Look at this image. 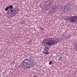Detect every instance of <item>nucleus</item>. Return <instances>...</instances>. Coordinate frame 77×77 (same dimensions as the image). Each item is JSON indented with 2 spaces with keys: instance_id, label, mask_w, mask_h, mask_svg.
<instances>
[{
  "instance_id": "1",
  "label": "nucleus",
  "mask_w": 77,
  "mask_h": 77,
  "mask_svg": "<svg viewBox=\"0 0 77 77\" xmlns=\"http://www.w3.org/2000/svg\"><path fill=\"white\" fill-rule=\"evenodd\" d=\"M47 41L45 43L47 46H51L55 45L56 44H57V42L54 40V38H48Z\"/></svg>"
},
{
  "instance_id": "2",
  "label": "nucleus",
  "mask_w": 77,
  "mask_h": 77,
  "mask_svg": "<svg viewBox=\"0 0 77 77\" xmlns=\"http://www.w3.org/2000/svg\"><path fill=\"white\" fill-rule=\"evenodd\" d=\"M32 60V57H30L29 59H25L23 61L22 65L24 68H29L32 65L31 60Z\"/></svg>"
},
{
  "instance_id": "3",
  "label": "nucleus",
  "mask_w": 77,
  "mask_h": 77,
  "mask_svg": "<svg viewBox=\"0 0 77 77\" xmlns=\"http://www.w3.org/2000/svg\"><path fill=\"white\" fill-rule=\"evenodd\" d=\"M8 13L10 15H13L15 13L16 10H15L14 9H9L8 10Z\"/></svg>"
},
{
  "instance_id": "4",
  "label": "nucleus",
  "mask_w": 77,
  "mask_h": 77,
  "mask_svg": "<svg viewBox=\"0 0 77 77\" xmlns=\"http://www.w3.org/2000/svg\"><path fill=\"white\" fill-rule=\"evenodd\" d=\"M52 9L53 10V12H56V7L54 6L52 8Z\"/></svg>"
},
{
  "instance_id": "5",
  "label": "nucleus",
  "mask_w": 77,
  "mask_h": 77,
  "mask_svg": "<svg viewBox=\"0 0 77 77\" xmlns=\"http://www.w3.org/2000/svg\"><path fill=\"white\" fill-rule=\"evenodd\" d=\"M50 49L49 48H48V47H45V48H44V50H45V51H48Z\"/></svg>"
},
{
  "instance_id": "6",
  "label": "nucleus",
  "mask_w": 77,
  "mask_h": 77,
  "mask_svg": "<svg viewBox=\"0 0 77 77\" xmlns=\"http://www.w3.org/2000/svg\"><path fill=\"white\" fill-rule=\"evenodd\" d=\"M8 8H10V9H12V8H13V5H9L8 6Z\"/></svg>"
},
{
  "instance_id": "7",
  "label": "nucleus",
  "mask_w": 77,
  "mask_h": 77,
  "mask_svg": "<svg viewBox=\"0 0 77 77\" xmlns=\"http://www.w3.org/2000/svg\"><path fill=\"white\" fill-rule=\"evenodd\" d=\"M9 7H8V6L7 7L5 8V11H8V10H9Z\"/></svg>"
},
{
  "instance_id": "8",
  "label": "nucleus",
  "mask_w": 77,
  "mask_h": 77,
  "mask_svg": "<svg viewBox=\"0 0 77 77\" xmlns=\"http://www.w3.org/2000/svg\"><path fill=\"white\" fill-rule=\"evenodd\" d=\"M62 58L61 57H60L58 58V59L59 60H60V61L61 60H62Z\"/></svg>"
},
{
  "instance_id": "9",
  "label": "nucleus",
  "mask_w": 77,
  "mask_h": 77,
  "mask_svg": "<svg viewBox=\"0 0 77 77\" xmlns=\"http://www.w3.org/2000/svg\"><path fill=\"white\" fill-rule=\"evenodd\" d=\"M45 53V54H48L49 53V51H46Z\"/></svg>"
},
{
  "instance_id": "10",
  "label": "nucleus",
  "mask_w": 77,
  "mask_h": 77,
  "mask_svg": "<svg viewBox=\"0 0 77 77\" xmlns=\"http://www.w3.org/2000/svg\"><path fill=\"white\" fill-rule=\"evenodd\" d=\"M29 44H31L32 42V40H30L29 41Z\"/></svg>"
},
{
  "instance_id": "11",
  "label": "nucleus",
  "mask_w": 77,
  "mask_h": 77,
  "mask_svg": "<svg viewBox=\"0 0 77 77\" xmlns=\"http://www.w3.org/2000/svg\"><path fill=\"white\" fill-rule=\"evenodd\" d=\"M52 62H51V61H50L49 62V63L50 64V65H51L52 64Z\"/></svg>"
},
{
  "instance_id": "12",
  "label": "nucleus",
  "mask_w": 77,
  "mask_h": 77,
  "mask_svg": "<svg viewBox=\"0 0 77 77\" xmlns=\"http://www.w3.org/2000/svg\"><path fill=\"white\" fill-rule=\"evenodd\" d=\"M57 57H58V55H57V56L56 57V58H57Z\"/></svg>"
},
{
  "instance_id": "13",
  "label": "nucleus",
  "mask_w": 77,
  "mask_h": 77,
  "mask_svg": "<svg viewBox=\"0 0 77 77\" xmlns=\"http://www.w3.org/2000/svg\"><path fill=\"white\" fill-rule=\"evenodd\" d=\"M76 49L77 50V46H76Z\"/></svg>"
},
{
  "instance_id": "14",
  "label": "nucleus",
  "mask_w": 77,
  "mask_h": 77,
  "mask_svg": "<svg viewBox=\"0 0 77 77\" xmlns=\"http://www.w3.org/2000/svg\"><path fill=\"white\" fill-rule=\"evenodd\" d=\"M56 60H57V59H56Z\"/></svg>"
},
{
  "instance_id": "15",
  "label": "nucleus",
  "mask_w": 77,
  "mask_h": 77,
  "mask_svg": "<svg viewBox=\"0 0 77 77\" xmlns=\"http://www.w3.org/2000/svg\"><path fill=\"white\" fill-rule=\"evenodd\" d=\"M9 17V15H8Z\"/></svg>"
}]
</instances>
